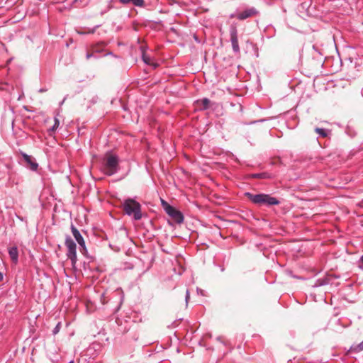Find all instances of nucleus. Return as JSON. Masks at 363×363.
<instances>
[{
    "mask_svg": "<svg viewBox=\"0 0 363 363\" xmlns=\"http://www.w3.org/2000/svg\"><path fill=\"white\" fill-rule=\"evenodd\" d=\"M245 195L252 203L259 206H274L279 204V201H278V199L268 194H252L250 192H247L245 194Z\"/></svg>",
    "mask_w": 363,
    "mask_h": 363,
    "instance_id": "1",
    "label": "nucleus"
},
{
    "mask_svg": "<svg viewBox=\"0 0 363 363\" xmlns=\"http://www.w3.org/2000/svg\"><path fill=\"white\" fill-rule=\"evenodd\" d=\"M123 207L125 213L128 216H133L135 220L141 219V206L138 201L131 199H126Z\"/></svg>",
    "mask_w": 363,
    "mask_h": 363,
    "instance_id": "2",
    "label": "nucleus"
},
{
    "mask_svg": "<svg viewBox=\"0 0 363 363\" xmlns=\"http://www.w3.org/2000/svg\"><path fill=\"white\" fill-rule=\"evenodd\" d=\"M104 171L107 175H113L118 170V158L111 152H107L104 158Z\"/></svg>",
    "mask_w": 363,
    "mask_h": 363,
    "instance_id": "3",
    "label": "nucleus"
},
{
    "mask_svg": "<svg viewBox=\"0 0 363 363\" xmlns=\"http://www.w3.org/2000/svg\"><path fill=\"white\" fill-rule=\"evenodd\" d=\"M162 205L166 213L177 223H182L184 220L182 213L173 206H170L167 201L162 200Z\"/></svg>",
    "mask_w": 363,
    "mask_h": 363,
    "instance_id": "4",
    "label": "nucleus"
},
{
    "mask_svg": "<svg viewBox=\"0 0 363 363\" xmlns=\"http://www.w3.org/2000/svg\"><path fill=\"white\" fill-rule=\"evenodd\" d=\"M65 245L68 250L67 255L68 258L71 259L72 265H74L77 261V245L73 240L69 237L66 238Z\"/></svg>",
    "mask_w": 363,
    "mask_h": 363,
    "instance_id": "5",
    "label": "nucleus"
},
{
    "mask_svg": "<svg viewBox=\"0 0 363 363\" xmlns=\"http://www.w3.org/2000/svg\"><path fill=\"white\" fill-rule=\"evenodd\" d=\"M230 41L232 43L233 50L235 52H239L240 48L238 45V33L236 28H232L230 31Z\"/></svg>",
    "mask_w": 363,
    "mask_h": 363,
    "instance_id": "6",
    "label": "nucleus"
},
{
    "mask_svg": "<svg viewBox=\"0 0 363 363\" xmlns=\"http://www.w3.org/2000/svg\"><path fill=\"white\" fill-rule=\"evenodd\" d=\"M71 229H72L73 236L74 237V238L77 240V242H78V244L82 248L84 249L85 248V242L84 240V238L81 235L80 233L79 232V230L74 225H72Z\"/></svg>",
    "mask_w": 363,
    "mask_h": 363,
    "instance_id": "7",
    "label": "nucleus"
},
{
    "mask_svg": "<svg viewBox=\"0 0 363 363\" xmlns=\"http://www.w3.org/2000/svg\"><path fill=\"white\" fill-rule=\"evenodd\" d=\"M257 13V12L255 9L251 8L240 13L238 15V18L240 20H244L255 15Z\"/></svg>",
    "mask_w": 363,
    "mask_h": 363,
    "instance_id": "8",
    "label": "nucleus"
},
{
    "mask_svg": "<svg viewBox=\"0 0 363 363\" xmlns=\"http://www.w3.org/2000/svg\"><path fill=\"white\" fill-rule=\"evenodd\" d=\"M196 104L197 107L201 110L208 109L212 104L211 101L206 98L196 101Z\"/></svg>",
    "mask_w": 363,
    "mask_h": 363,
    "instance_id": "9",
    "label": "nucleus"
},
{
    "mask_svg": "<svg viewBox=\"0 0 363 363\" xmlns=\"http://www.w3.org/2000/svg\"><path fill=\"white\" fill-rule=\"evenodd\" d=\"M9 256L13 263H17L18 258V252L16 247H12L9 250Z\"/></svg>",
    "mask_w": 363,
    "mask_h": 363,
    "instance_id": "10",
    "label": "nucleus"
},
{
    "mask_svg": "<svg viewBox=\"0 0 363 363\" xmlns=\"http://www.w3.org/2000/svg\"><path fill=\"white\" fill-rule=\"evenodd\" d=\"M23 157L26 162L29 164V167L32 170H36L38 168V164L33 160V158L30 156L27 155H23Z\"/></svg>",
    "mask_w": 363,
    "mask_h": 363,
    "instance_id": "11",
    "label": "nucleus"
},
{
    "mask_svg": "<svg viewBox=\"0 0 363 363\" xmlns=\"http://www.w3.org/2000/svg\"><path fill=\"white\" fill-rule=\"evenodd\" d=\"M142 57L144 62L147 65H152L154 67H156L157 66V64L152 62L151 58L145 54V52L143 49L142 50Z\"/></svg>",
    "mask_w": 363,
    "mask_h": 363,
    "instance_id": "12",
    "label": "nucleus"
},
{
    "mask_svg": "<svg viewBox=\"0 0 363 363\" xmlns=\"http://www.w3.org/2000/svg\"><path fill=\"white\" fill-rule=\"evenodd\" d=\"M60 125V121L57 118H55V124L53 125V126L49 130L50 131V135H51L52 134V133H54L56 129L58 128Z\"/></svg>",
    "mask_w": 363,
    "mask_h": 363,
    "instance_id": "13",
    "label": "nucleus"
},
{
    "mask_svg": "<svg viewBox=\"0 0 363 363\" xmlns=\"http://www.w3.org/2000/svg\"><path fill=\"white\" fill-rule=\"evenodd\" d=\"M315 131L316 133L320 135L323 138H326L328 136L326 130L323 128H316Z\"/></svg>",
    "mask_w": 363,
    "mask_h": 363,
    "instance_id": "14",
    "label": "nucleus"
},
{
    "mask_svg": "<svg viewBox=\"0 0 363 363\" xmlns=\"http://www.w3.org/2000/svg\"><path fill=\"white\" fill-rule=\"evenodd\" d=\"M103 49V45L102 44H97L95 45H93L91 47V50L93 52H100Z\"/></svg>",
    "mask_w": 363,
    "mask_h": 363,
    "instance_id": "15",
    "label": "nucleus"
},
{
    "mask_svg": "<svg viewBox=\"0 0 363 363\" xmlns=\"http://www.w3.org/2000/svg\"><path fill=\"white\" fill-rule=\"evenodd\" d=\"M131 2L133 3V5L136 6L143 7L145 5L144 0H131Z\"/></svg>",
    "mask_w": 363,
    "mask_h": 363,
    "instance_id": "16",
    "label": "nucleus"
},
{
    "mask_svg": "<svg viewBox=\"0 0 363 363\" xmlns=\"http://www.w3.org/2000/svg\"><path fill=\"white\" fill-rule=\"evenodd\" d=\"M352 350L354 351V352H359V351H362L363 350V341L359 343L358 345L352 347Z\"/></svg>",
    "mask_w": 363,
    "mask_h": 363,
    "instance_id": "17",
    "label": "nucleus"
},
{
    "mask_svg": "<svg viewBox=\"0 0 363 363\" xmlns=\"http://www.w3.org/2000/svg\"><path fill=\"white\" fill-rule=\"evenodd\" d=\"M254 177H257V178H268L269 177L266 173L255 174Z\"/></svg>",
    "mask_w": 363,
    "mask_h": 363,
    "instance_id": "18",
    "label": "nucleus"
},
{
    "mask_svg": "<svg viewBox=\"0 0 363 363\" xmlns=\"http://www.w3.org/2000/svg\"><path fill=\"white\" fill-rule=\"evenodd\" d=\"M95 31L94 29L91 30H88V31H79V30H77V33H79V34H85V33H94Z\"/></svg>",
    "mask_w": 363,
    "mask_h": 363,
    "instance_id": "19",
    "label": "nucleus"
},
{
    "mask_svg": "<svg viewBox=\"0 0 363 363\" xmlns=\"http://www.w3.org/2000/svg\"><path fill=\"white\" fill-rule=\"evenodd\" d=\"M189 297H190V296H189V291L186 290V303L188 302V300L189 299Z\"/></svg>",
    "mask_w": 363,
    "mask_h": 363,
    "instance_id": "20",
    "label": "nucleus"
},
{
    "mask_svg": "<svg viewBox=\"0 0 363 363\" xmlns=\"http://www.w3.org/2000/svg\"><path fill=\"white\" fill-rule=\"evenodd\" d=\"M122 4H126L131 2V0H120Z\"/></svg>",
    "mask_w": 363,
    "mask_h": 363,
    "instance_id": "21",
    "label": "nucleus"
},
{
    "mask_svg": "<svg viewBox=\"0 0 363 363\" xmlns=\"http://www.w3.org/2000/svg\"><path fill=\"white\" fill-rule=\"evenodd\" d=\"M93 55V52H88L87 54H86V59H89Z\"/></svg>",
    "mask_w": 363,
    "mask_h": 363,
    "instance_id": "22",
    "label": "nucleus"
},
{
    "mask_svg": "<svg viewBox=\"0 0 363 363\" xmlns=\"http://www.w3.org/2000/svg\"><path fill=\"white\" fill-rule=\"evenodd\" d=\"M3 280V274L0 272V281Z\"/></svg>",
    "mask_w": 363,
    "mask_h": 363,
    "instance_id": "23",
    "label": "nucleus"
},
{
    "mask_svg": "<svg viewBox=\"0 0 363 363\" xmlns=\"http://www.w3.org/2000/svg\"><path fill=\"white\" fill-rule=\"evenodd\" d=\"M69 363H74V362H73V361H71V362H69Z\"/></svg>",
    "mask_w": 363,
    "mask_h": 363,
    "instance_id": "24",
    "label": "nucleus"
}]
</instances>
